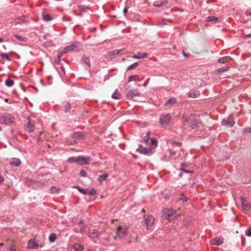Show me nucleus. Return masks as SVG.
I'll return each mask as SVG.
<instances>
[{"label":"nucleus","mask_w":251,"mask_h":251,"mask_svg":"<svg viewBox=\"0 0 251 251\" xmlns=\"http://www.w3.org/2000/svg\"><path fill=\"white\" fill-rule=\"evenodd\" d=\"M51 36L49 34H46L44 35L43 39L44 40H46L45 42H43L44 46L46 48H48L49 47L52 46L53 45V44L50 39Z\"/></svg>","instance_id":"obj_8"},{"label":"nucleus","mask_w":251,"mask_h":251,"mask_svg":"<svg viewBox=\"0 0 251 251\" xmlns=\"http://www.w3.org/2000/svg\"><path fill=\"white\" fill-rule=\"evenodd\" d=\"M246 15L247 16H251V11H246Z\"/></svg>","instance_id":"obj_62"},{"label":"nucleus","mask_w":251,"mask_h":251,"mask_svg":"<svg viewBox=\"0 0 251 251\" xmlns=\"http://www.w3.org/2000/svg\"><path fill=\"white\" fill-rule=\"evenodd\" d=\"M158 143V141L154 138H152L151 139V143L152 145L157 146Z\"/></svg>","instance_id":"obj_43"},{"label":"nucleus","mask_w":251,"mask_h":251,"mask_svg":"<svg viewBox=\"0 0 251 251\" xmlns=\"http://www.w3.org/2000/svg\"><path fill=\"white\" fill-rule=\"evenodd\" d=\"M82 63L83 64H86L88 68H90L91 67V64L90 62V59L89 57L86 56L85 55H84L82 56Z\"/></svg>","instance_id":"obj_22"},{"label":"nucleus","mask_w":251,"mask_h":251,"mask_svg":"<svg viewBox=\"0 0 251 251\" xmlns=\"http://www.w3.org/2000/svg\"><path fill=\"white\" fill-rule=\"evenodd\" d=\"M92 161V159L89 156L83 155L79 156V165H88Z\"/></svg>","instance_id":"obj_7"},{"label":"nucleus","mask_w":251,"mask_h":251,"mask_svg":"<svg viewBox=\"0 0 251 251\" xmlns=\"http://www.w3.org/2000/svg\"><path fill=\"white\" fill-rule=\"evenodd\" d=\"M42 18L44 21L49 22L52 20L51 15H50L46 10L42 12Z\"/></svg>","instance_id":"obj_18"},{"label":"nucleus","mask_w":251,"mask_h":251,"mask_svg":"<svg viewBox=\"0 0 251 251\" xmlns=\"http://www.w3.org/2000/svg\"><path fill=\"white\" fill-rule=\"evenodd\" d=\"M145 223L147 227H151L153 226L154 222V219L153 216H144V217Z\"/></svg>","instance_id":"obj_10"},{"label":"nucleus","mask_w":251,"mask_h":251,"mask_svg":"<svg viewBox=\"0 0 251 251\" xmlns=\"http://www.w3.org/2000/svg\"><path fill=\"white\" fill-rule=\"evenodd\" d=\"M75 251H82L84 248L83 245L79 244H75L74 246Z\"/></svg>","instance_id":"obj_29"},{"label":"nucleus","mask_w":251,"mask_h":251,"mask_svg":"<svg viewBox=\"0 0 251 251\" xmlns=\"http://www.w3.org/2000/svg\"><path fill=\"white\" fill-rule=\"evenodd\" d=\"M172 144L176 146L179 147L181 145L182 143L180 142L173 141Z\"/></svg>","instance_id":"obj_51"},{"label":"nucleus","mask_w":251,"mask_h":251,"mask_svg":"<svg viewBox=\"0 0 251 251\" xmlns=\"http://www.w3.org/2000/svg\"><path fill=\"white\" fill-rule=\"evenodd\" d=\"M241 201L242 202V204L244 210L249 211L251 209V206L246 198L244 197H241Z\"/></svg>","instance_id":"obj_16"},{"label":"nucleus","mask_w":251,"mask_h":251,"mask_svg":"<svg viewBox=\"0 0 251 251\" xmlns=\"http://www.w3.org/2000/svg\"><path fill=\"white\" fill-rule=\"evenodd\" d=\"M181 168L187 167H188V165L186 163H183L181 164Z\"/></svg>","instance_id":"obj_60"},{"label":"nucleus","mask_w":251,"mask_h":251,"mask_svg":"<svg viewBox=\"0 0 251 251\" xmlns=\"http://www.w3.org/2000/svg\"><path fill=\"white\" fill-rule=\"evenodd\" d=\"M137 77L138 75H130L128 77V82L136 81Z\"/></svg>","instance_id":"obj_39"},{"label":"nucleus","mask_w":251,"mask_h":251,"mask_svg":"<svg viewBox=\"0 0 251 251\" xmlns=\"http://www.w3.org/2000/svg\"><path fill=\"white\" fill-rule=\"evenodd\" d=\"M14 83V80L9 78L7 79L5 81V85L8 87H11L13 86Z\"/></svg>","instance_id":"obj_34"},{"label":"nucleus","mask_w":251,"mask_h":251,"mask_svg":"<svg viewBox=\"0 0 251 251\" xmlns=\"http://www.w3.org/2000/svg\"><path fill=\"white\" fill-rule=\"evenodd\" d=\"M108 175L107 174H103L101 175H100L98 178V181L100 183H101L103 180H105L108 176Z\"/></svg>","instance_id":"obj_32"},{"label":"nucleus","mask_w":251,"mask_h":251,"mask_svg":"<svg viewBox=\"0 0 251 251\" xmlns=\"http://www.w3.org/2000/svg\"><path fill=\"white\" fill-rule=\"evenodd\" d=\"M71 106L69 102L65 101L63 102V110L65 112L67 113L69 112L71 109Z\"/></svg>","instance_id":"obj_23"},{"label":"nucleus","mask_w":251,"mask_h":251,"mask_svg":"<svg viewBox=\"0 0 251 251\" xmlns=\"http://www.w3.org/2000/svg\"><path fill=\"white\" fill-rule=\"evenodd\" d=\"M136 151L145 155H150L152 154V150L151 148L147 149L144 147L142 149H137Z\"/></svg>","instance_id":"obj_15"},{"label":"nucleus","mask_w":251,"mask_h":251,"mask_svg":"<svg viewBox=\"0 0 251 251\" xmlns=\"http://www.w3.org/2000/svg\"><path fill=\"white\" fill-rule=\"evenodd\" d=\"M150 138L148 135H146L144 137H143L142 142L148 143L149 141Z\"/></svg>","instance_id":"obj_44"},{"label":"nucleus","mask_w":251,"mask_h":251,"mask_svg":"<svg viewBox=\"0 0 251 251\" xmlns=\"http://www.w3.org/2000/svg\"><path fill=\"white\" fill-rule=\"evenodd\" d=\"M73 187L77 189L80 193L83 194V195H87V189L81 188L79 186H74Z\"/></svg>","instance_id":"obj_31"},{"label":"nucleus","mask_w":251,"mask_h":251,"mask_svg":"<svg viewBox=\"0 0 251 251\" xmlns=\"http://www.w3.org/2000/svg\"><path fill=\"white\" fill-rule=\"evenodd\" d=\"M123 50V49H121V50H114L113 51V52L114 54H119L121 51H122Z\"/></svg>","instance_id":"obj_55"},{"label":"nucleus","mask_w":251,"mask_h":251,"mask_svg":"<svg viewBox=\"0 0 251 251\" xmlns=\"http://www.w3.org/2000/svg\"><path fill=\"white\" fill-rule=\"evenodd\" d=\"M1 56L2 58L6 59L7 60H10V58L9 57V55L6 53H2L1 54Z\"/></svg>","instance_id":"obj_45"},{"label":"nucleus","mask_w":251,"mask_h":251,"mask_svg":"<svg viewBox=\"0 0 251 251\" xmlns=\"http://www.w3.org/2000/svg\"><path fill=\"white\" fill-rule=\"evenodd\" d=\"M178 200L180 201H182V202H186L188 200V198L184 196L183 193H181L179 197L178 198Z\"/></svg>","instance_id":"obj_35"},{"label":"nucleus","mask_w":251,"mask_h":251,"mask_svg":"<svg viewBox=\"0 0 251 251\" xmlns=\"http://www.w3.org/2000/svg\"><path fill=\"white\" fill-rule=\"evenodd\" d=\"M28 125L27 126V128H28V131L30 132V131H31V130L29 129V126L30 125V118L29 117H28Z\"/></svg>","instance_id":"obj_57"},{"label":"nucleus","mask_w":251,"mask_h":251,"mask_svg":"<svg viewBox=\"0 0 251 251\" xmlns=\"http://www.w3.org/2000/svg\"><path fill=\"white\" fill-rule=\"evenodd\" d=\"M31 240H29L28 241V248H31Z\"/></svg>","instance_id":"obj_63"},{"label":"nucleus","mask_w":251,"mask_h":251,"mask_svg":"<svg viewBox=\"0 0 251 251\" xmlns=\"http://www.w3.org/2000/svg\"><path fill=\"white\" fill-rule=\"evenodd\" d=\"M87 195H89L90 196H94L96 194V191L95 189L92 188L90 190L87 189Z\"/></svg>","instance_id":"obj_37"},{"label":"nucleus","mask_w":251,"mask_h":251,"mask_svg":"<svg viewBox=\"0 0 251 251\" xmlns=\"http://www.w3.org/2000/svg\"><path fill=\"white\" fill-rule=\"evenodd\" d=\"M83 222H84L83 220H81L78 222V225H79V226H81V225H82V226H83Z\"/></svg>","instance_id":"obj_61"},{"label":"nucleus","mask_w":251,"mask_h":251,"mask_svg":"<svg viewBox=\"0 0 251 251\" xmlns=\"http://www.w3.org/2000/svg\"><path fill=\"white\" fill-rule=\"evenodd\" d=\"M246 235L247 236L251 237V227L246 231Z\"/></svg>","instance_id":"obj_49"},{"label":"nucleus","mask_w":251,"mask_h":251,"mask_svg":"<svg viewBox=\"0 0 251 251\" xmlns=\"http://www.w3.org/2000/svg\"><path fill=\"white\" fill-rule=\"evenodd\" d=\"M25 17L23 16L20 18H18L15 20V21L13 22V24L17 25V24H21L23 23H24L25 21Z\"/></svg>","instance_id":"obj_27"},{"label":"nucleus","mask_w":251,"mask_h":251,"mask_svg":"<svg viewBox=\"0 0 251 251\" xmlns=\"http://www.w3.org/2000/svg\"><path fill=\"white\" fill-rule=\"evenodd\" d=\"M49 241L50 243H53L56 239V235L54 233L50 234L49 236Z\"/></svg>","instance_id":"obj_33"},{"label":"nucleus","mask_w":251,"mask_h":251,"mask_svg":"<svg viewBox=\"0 0 251 251\" xmlns=\"http://www.w3.org/2000/svg\"><path fill=\"white\" fill-rule=\"evenodd\" d=\"M171 119L172 116L170 114H162L159 117V124L162 126L166 127L170 124Z\"/></svg>","instance_id":"obj_2"},{"label":"nucleus","mask_w":251,"mask_h":251,"mask_svg":"<svg viewBox=\"0 0 251 251\" xmlns=\"http://www.w3.org/2000/svg\"><path fill=\"white\" fill-rule=\"evenodd\" d=\"M231 59V58L229 56H226L221 58H220L218 61L219 63H225L228 62Z\"/></svg>","instance_id":"obj_25"},{"label":"nucleus","mask_w":251,"mask_h":251,"mask_svg":"<svg viewBox=\"0 0 251 251\" xmlns=\"http://www.w3.org/2000/svg\"><path fill=\"white\" fill-rule=\"evenodd\" d=\"M15 37L20 41H23L24 39L22 36L18 35H15Z\"/></svg>","instance_id":"obj_54"},{"label":"nucleus","mask_w":251,"mask_h":251,"mask_svg":"<svg viewBox=\"0 0 251 251\" xmlns=\"http://www.w3.org/2000/svg\"><path fill=\"white\" fill-rule=\"evenodd\" d=\"M71 137L73 139H84L85 138V134L84 132H74L71 134Z\"/></svg>","instance_id":"obj_13"},{"label":"nucleus","mask_w":251,"mask_h":251,"mask_svg":"<svg viewBox=\"0 0 251 251\" xmlns=\"http://www.w3.org/2000/svg\"><path fill=\"white\" fill-rule=\"evenodd\" d=\"M80 176L82 177H86L87 173L84 170H81L79 174Z\"/></svg>","instance_id":"obj_48"},{"label":"nucleus","mask_w":251,"mask_h":251,"mask_svg":"<svg viewBox=\"0 0 251 251\" xmlns=\"http://www.w3.org/2000/svg\"><path fill=\"white\" fill-rule=\"evenodd\" d=\"M228 67H221V68H220L219 69H218V72L219 73H222V72H226L228 70Z\"/></svg>","instance_id":"obj_40"},{"label":"nucleus","mask_w":251,"mask_h":251,"mask_svg":"<svg viewBox=\"0 0 251 251\" xmlns=\"http://www.w3.org/2000/svg\"><path fill=\"white\" fill-rule=\"evenodd\" d=\"M100 235L101 233L96 229H92L88 232V236L91 238H99Z\"/></svg>","instance_id":"obj_14"},{"label":"nucleus","mask_w":251,"mask_h":251,"mask_svg":"<svg viewBox=\"0 0 251 251\" xmlns=\"http://www.w3.org/2000/svg\"><path fill=\"white\" fill-rule=\"evenodd\" d=\"M148 55L149 54L147 52L143 53L138 52L137 54L134 55L132 57L135 59H142L147 57Z\"/></svg>","instance_id":"obj_21"},{"label":"nucleus","mask_w":251,"mask_h":251,"mask_svg":"<svg viewBox=\"0 0 251 251\" xmlns=\"http://www.w3.org/2000/svg\"><path fill=\"white\" fill-rule=\"evenodd\" d=\"M168 1L167 0H156L153 2V6L156 7H160L167 4Z\"/></svg>","instance_id":"obj_17"},{"label":"nucleus","mask_w":251,"mask_h":251,"mask_svg":"<svg viewBox=\"0 0 251 251\" xmlns=\"http://www.w3.org/2000/svg\"><path fill=\"white\" fill-rule=\"evenodd\" d=\"M179 171H180L181 172H184L185 173H186V174H192V173H193V171L187 170L184 169L183 168H180L179 169Z\"/></svg>","instance_id":"obj_42"},{"label":"nucleus","mask_w":251,"mask_h":251,"mask_svg":"<svg viewBox=\"0 0 251 251\" xmlns=\"http://www.w3.org/2000/svg\"><path fill=\"white\" fill-rule=\"evenodd\" d=\"M39 247H42V246L38 245L37 243L35 242V240L32 239V250L37 249Z\"/></svg>","instance_id":"obj_38"},{"label":"nucleus","mask_w":251,"mask_h":251,"mask_svg":"<svg viewBox=\"0 0 251 251\" xmlns=\"http://www.w3.org/2000/svg\"><path fill=\"white\" fill-rule=\"evenodd\" d=\"M164 217L167 220L172 221L176 219V212L170 209H165L163 211Z\"/></svg>","instance_id":"obj_5"},{"label":"nucleus","mask_w":251,"mask_h":251,"mask_svg":"<svg viewBox=\"0 0 251 251\" xmlns=\"http://www.w3.org/2000/svg\"><path fill=\"white\" fill-rule=\"evenodd\" d=\"M81 10H83L84 11H87L89 9V8L85 6H82L81 7Z\"/></svg>","instance_id":"obj_56"},{"label":"nucleus","mask_w":251,"mask_h":251,"mask_svg":"<svg viewBox=\"0 0 251 251\" xmlns=\"http://www.w3.org/2000/svg\"><path fill=\"white\" fill-rule=\"evenodd\" d=\"M81 47V44L79 42H75V43L66 46L64 48V52H68L69 51H77Z\"/></svg>","instance_id":"obj_3"},{"label":"nucleus","mask_w":251,"mask_h":251,"mask_svg":"<svg viewBox=\"0 0 251 251\" xmlns=\"http://www.w3.org/2000/svg\"><path fill=\"white\" fill-rule=\"evenodd\" d=\"M54 61H55L56 64H59L60 63V58L57 57L55 59Z\"/></svg>","instance_id":"obj_58"},{"label":"nucleus","mask_w":251,"mask_h":251,"mask_svg":"<svg viewBox=\"0 0 251 251\" xmlns=\"http://www.w3.org/2000/svg\"><path fill=\"white\" fill-rule=\"evenodd\" d=\"M245 37L246 38H251V33L247 34Z\"/></svg>","instance_id":"obj_64"},{"label":"nucleus","mask_w":251,"mask_h":251,"mask_svg":"<svg viewBox=\"0 0 251 251\" xmlns=\"http://www.w3.org/2000/svg\"><path fill=\"white\" fill-rule=\"evenodd\" d=\"M13 121V118L9 114L0 116V123L5 125L11 124Z\"/></svg>","instance_id":"obj_6"},{"label":"nucleus","mask_w":251,"mask_h":251,"mask_svg":"<svg viewBox=\"0 0 251 251\" xmlns=\"http://www.w3.org/2000/svg\"><path fill=\"white\" fill-rule=\"evenodd\" d=\"M176 103V100L175 98H171L166 100L164 105L166 107L175 105Z\"/></svg>","instance_id":"obj_19"},{"label":"nucleus","mask_w":251,"mask_h":251,"mask_svg":"<svg viewBox=\"0 0 251 251\" xmlns=\"http://www.w3.org/2000/svg\"><path fill=\"white\" fill-rule=\"evenodd\" d=\"M224 238L223 237L220 236L216 237L210 241V244L212 245L215 246H220L224 243Z\"/></svg>","instance_id":"obj_12"},{"label":"nucleus","mask_w":251,"mask_h":251,"mask_svg":"<svg viewBox=\"0 0 251 251\" xmlns=\"http://www.w3.org/2000/svg\"><path fill=\"white\" fill-rule=\"evenodd\" d=\"M85 231V226H82V227H80V228L79 229V231H77V232H79L81 233H82Z\"/></svg>","instance_id":"obj_53"},{"label":"nucleus","mask_w":251,"mask_h":251,"mask_svg":"<svg viewBox=\"0 0 251 251\" xmlns=\"http://www.w3.org/2000/svg\"><path fill=\"white\" fill-rule=\"evenodd\" d=\"M66 53V52H64V50L63 51H59L58 52L57 55V57L60 58L61 57V56H62V55L64 53Z\"/></svg>","instance_id":"obj_50"},{"label":"nucleus","mask_w":251,"mask_h":251,"mask_svg":"<svg viewBox=\"0 0 251 251\" xmlns=\"http://www.w3.org/2000/svg\"><path fill=\"white\" fill-rule=\"evenodd\" d=\"M186 122L188 123V125L193 129L197 130L199 128L202 127L201 122L193 117H189L186 119Z\"/></svg>","instance_id":"obj_1"},{"label":"nucleus","mask_w":251,"mask_h":251,"mask_svg":"<svg viewBox=\"0 0 251 251\" xmlns=\"http://www.w3.org/2000/svg\"><path fill=\"white\" fill-rule=\"evenodd\" d=\"M112 98L115 100H119L121 98V95L116 90L112 95Z\"/></svg>","instance_id":"obj_28"},{"label":"nucleus","mask_w":251,"mask_h":251,"mask_svg":"<svg viewBox=\"0 0 251 251\" xmlns=\"http://www.w3.org/2000/svg\"><path fill=\"white\" fill-rule=\"evenodd\" d=\"M127 228H123L122 226H119L117 227V235L119 238H123L126 236Z\"/></svg>","instance_id":"obj_9"},{"label":"nucleus","mask_w":251,"mask_h":251,"mask_svg":"<svg viewBox=\"0 0 251 251\" xmlns=\"http://www.w3.org/2000/svg\"><path fill=\"white\" fill-rule=\"evenodd\" d=\"M188 95L189 97L196 98L200 95V92L197 90H191L188 93Z\"/></svg>","instance_id":"obj_20"},{"label":"nucleus","mask_w":251,"mask_h":251,"mask_svg":"<svg viewBox=\"0 0 251 251\" xmlns=\"http://www.w3.org/2000/svg\"><path fill=\"white\" fill-rule=\"evenodd\" d=\"M222 124L225 126H228L229 127H232L235 124V122L233 121V118L231 116L228 118L227 119H223L222 121Z\"/></svg>","instance_id":"obj_11"},{"label":"nucleus","mask_w":251,"mask_h":251,"mask_svg":"<svg viewBox=\"0 0 251 251\" xmlns=\"http://www.w3.org/2000/svg\"><path fill=\"white\" fill-rule=\"evenodd\" d=\"M125 93L126 97L128 99L132 98L134 97H139L141 96V94L139 92L137 89H131L129 87L126 88Z\"/></svg>","instance_id":"obj_4"},{"label":"nucleus","mask_w":251,"mask_h":251,"mask_svg":"<svg viewBox=\"0 0 251 251\" xmlns=\"http://www.w3.org/2000/svg\"><path fill=\"white\" fill-rule=\"evenodd\" d=\"M10 251H16L15 248L14 246H11L10 247Z\"/></svg>","instance_id":"obj_59"},{"label":"nucleus","mask_w":251,"mask_h":251,"mask_svg":"<svg viewBox=\"0 0 251 251\" xmlns=\"http://www.w3.org/2000/svg\"><path fill=\"white\" fill-rule=\"evenodd\" d=\"M10 163L12 166L18 167L21 164V161L19 159H16L13 160Z\"/></svg>","instance_id":"obj_30"},{"label":"nucleus","mask_w":251,"mask_h":251,"mask_svg":"<svg viewBox=\"0 0 251 251\" xmlns=\"http://www.w3.org/2000/svg\"><path fill=\"white\" fill-rule=\"evenodd\" d=\"M169 152L170 155H171V156H174L176 155V152L172 149H169Z\"/></svg>","instance_id":"obj_52"},{"label":"nucleus","mask_w":251,"mask_h":251,"mask_svg":"<svg viewBox=\"0 0 251 251\" xmlns=\"http://www.w3.org/2000/svg\"><path fill=\"white\" fill-rule=\"evenodd\" d=\"M243 132L245 134H251V127L244 128Z\"/></svg>","instance_id":"obj_41"},{"label":"nucleus","mask_w":251,"mask_h":251,"mask_svg":"<svg viewBox=\"0 0 251 251\" xmlns=\"http://www.w3.org/2000/svg\"><path fill=\"white\" fill-rule=\"evenodd\" d=\"M207 21L212 22L213 24H215L218 22L219 19L216 17L210 16L207 17Z\"/></svg>","instance_id":"obj_26"},{"label":"nucleus","mask_w":251,"mask_h":251,"mask_svg":"<svg viewBox=\"0 0 251 251\" xmlns=\"http://www.w3.org/2000/svg\"><path fill=\"white\" fill-rule=\"evenodd\" d=\"M138 65V63H137V62L134 63L132 64L129 65L127 68V71H129V70H133L134 68H135L136 67H137Z\"/></svg>","instance_id":"obj_36"},{"label":"nucleus","mask_w":251,"mask_h":251,"mask_svg":"<svg viewBox=\"0 0 251 251\" xmlns=\"http://www.w3.org/2000/svg\"><path fill=\"white\" fill-rule=\"evenodd\" d=\"M50 191L51 193H55L58 192V189H57L55 187L52 186L50 188Z\"/></svg>","instance_id":"obj_46"},{"label":"nucleus","mask_w":251,"mask_h":251,"mask_svg":"<svg viewBox=\"0 0 251 251\" xmlns=\"http://www.w3.org/2000/svg\"><path fill=\"white\" fill-rule=\"evenodd\" d=\"M67 161L71 163H76L79 164V156H72L68 158Z\"/></svg>","instance_id":"obj_24"},{"label":"nucleus","mask_w":251,"mask_h":251,"mask_svg":"<svg viewBox=\"0 0 251 251\" xmlns=\"http://www.w3.org/2000/svg\"><path fill=\"white\" fill-rule=\"evenodd\" d=\"M66 142V144L68 145H74L77 143L75 140H74L72 141H70V140H67Z\"/></svg>","instance_id":"obj_47"}]
</instances>
